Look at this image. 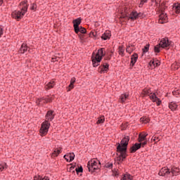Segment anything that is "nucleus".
I'll list each match as a JSON object with an SVG mask.
<instances>
[{
    "label": "nucleus",
    "instance_id": "nucleus-1",
    "mask_svg": "<svg viewBox=\"0 0 180 180\" xmlns=\"http://www.w3.org/2000/svg\"><path fill=\"white\" fill-rule=\"evenodd\" d=\"M55 117L56 113H54V110H49L47 111L45 115L46 120L41 123V128L39 129V133L42 137L43 136L47 135V133H49V129H50V126H51L50 122H53Z\"/></svg>",
    "mask_w": 180,
    "mask_h": 180
},
{
    "label": "nucleus",
    "instance_id": "nucleus-2",
    "mask_svg": "<svg viewBox=\"0 0 180 180\" xmlns=\"http://www.w3.org/2000/svg\"><path fill=\"white\" fill-rule=\"evenodd\" d=\"M130 141V136H124L120 143H117V153H120L121 158H127V147Z\"/></svg>",
    "mask_w": 180,
    "mask_h": 180
},
{
    "label": "nucleus",
    "instance_id": "nucleus-3",
    "mask_svg": "<svg viewBox=\"0 0 180 180\" xmlns=\"http://www.w3.org/2000/svg\"><path fill=\"white\" fill-rule=\"evenodd\" d=\"M106 56V51H105V48H101L98 50L97 53H92L91 55V61L92 65L94 68L101 65V62L103 60V57Z\"/></svg>",
    "mask_w": 180,
    "mask_h": 180
},
{
    "label": "nucleus",
    "instance_id": "nucleus-4",
    "mask_svg": "<svg viewBox=\"0 0 180 180\" xmlns=\"http://www.w3.org/2000/svg\"><path fill=\"white\" fill-rule=\"evenodd\" d=\"M29 6H22L21 11H14L11 13V18L13 19H15L16 20H20L23 18L24 15H26V12H27V8Z\"/></svg>",
    "mask_w": 180,
    "mask_h": 180
},
{
    "label": "nucleus",
    "instance_id": "nucleus-5",
    "mask_svg": "<svg viewBox=\"0 0 180 180\" xmlns=\"http://www.w3.org/2000/svg\"><path fill=\"white\" fill-rule=\"evenodd\" d=\"M98 160V158H93L87 162L89 172H91V174L96 172V171H101V167L98 165V160Z\"/></svg>",
    "mask_w": 180,
    "mask_h": 180
},
{
    "label": "nucleus",
    "instance_id": "nucleus-6",
    "mask_svg": "<svg viewBox=\"0 0 180 180\" xmlns=\"http://www.w3.org/2000/svg\"><path fill=\"white\" fill-rule=\"evenodd\" d=\"M172 41L169 40L168 37H165L161 39V41L159 43V46L162 47V49H167L168 47H174V45L172 44Z\"/></svg>",
    "mask_w": 180,
    "mask_h": 180
},
{
    "label": "nucleus",
    "instance_id": "nucleus-7",
    "mask_svg": "<svg viewBox=\"0 0 180 180\" xmlns=\"http://www.w3.org/2000/svg\"><path fill=\"white\" fill-rule=\"evenodd\" d=\"M109 63L103 62L102 64L98 67V72H99V74H108V71H109Z\"/></svg>",
    "mask_w": 180,
    "mask_h": 180
},
{
    "label": "nucleus",
    "instance_id": "nucleus-8",
    "mask_svg": "<svg viewBox=\"0 0 180 180\" xmlns=\"http://www.w3.org/2000/svg\"><path fill=\"white\" fill-rule=\"evenodd\" d=\"M170 174H171V170H169L168 167H162L160 170L158 175H160V176H165V178H168Z\"/></svg>",
    "mask_w": 180,
    "mask_h": 180
},
{
    "label": "nucleus",
    "instance_id": "nucleus-9",
    "mask_svg": "<svg viewBox=\"0 0 180 180\" xmlns=\"http://www.w3.org/2000/svg\"><path fill=\"white\" fill-rule=\"evenodd\" d=\"M72 23L75 32H78L79 30V25L82 23V18L81 17L77 18L73 20Z\"/></svg>",
    "mask_w": 180,
    "mask_h": 180
},
{
    "label": "nucleus",
    "instance_id": "nucleus-10",
    "mask_svg": "<svg viewBox=\"0 0 180 180\" xmlns=\"http://www.w3.org/2000/svg\"><path fill=\"white\" fill-rule=\"evenodd\" d=\"M141 148V143H135L133 146L129 148V153L131 154H134L137 150Z\"/></svg>",
    "mask_w": 180,
    "mask_h": 180
},
{
    "label": "nucleus",
    "instance_id": "nucleus-11",
    "mask_svg": "<svg viewBox=\"0 0 180 180\" xmlns=\"http://www.w3.org/2000/svg\"><path fill=\"white\" fill-rule=\"evenodd\" d=\"M167 22H168V16H167V14H160L159 15V23L164 25V23H167Z\"/></svg>",
    "mask_w": 180,
    "mask_h": 180
},
{
    "label": "nucleus",
    "instance_id": "nucleus-12",
    "mask_svg": "<svg viewBox=\"0 0 180 180\" xmlns=\"http://www.w3.org/2000/svg\"><path fill=\"white\" fill-rule=\"evenodd\" d=\"M137 60H139V54L134 53L131 56L130 67H134V64L137 63Z\"/></svg>",
    "mask_w": 180,
    "mask_h": 180
},
{
    "label": "nucleus",
    "instance_id": "nucleus-13",
    "mask_svg": "<svg viewBox=\"0 0 180 180\" xmlns=\"http://www.w3.org/2000/svg\"><path fill=\"white\" fill-rule=\"evenodd\" d=\"M29 46H27V44L26 43H22L19 51L18 53H20V54H25L26 53V51H27V50H29Z\"/></svg>",
    "mask_w": 180,
    "mask_h": 180
},
{
    "label": "nucleus",
    "instance_id": "nucleus-14",
    "mask_svg": "<svg viewBox=\"0 0 180 180\" xmlns=\"http://www.w3.org/2000/svg\"><path fill=\"white\" fill-rule=\"evenodd\" d=\"M63 158L67 161V162H72V161H74V159L75 158V155L74 153H72V155H71V153L65 155L63 156Z\"/></svg>",
    "mask_w": 180,
    "mask_h": 180
},
{
    "label": "nucleus",
    "instance_id": "nucleus-15",
    "mask_svg": "<svg viewBox=\"0 0 180 180\" xmlns=\"http://www.w3.org/2000/svg\"><path fill=\"white\" fill-rule=\"evenodd\" d=\"M130 19L132 22H134V20H137V19H139V13H137V11H132L130 13V16L128 17V20H130Z\"/></svg>",
    "mask_w": 180,
    "mask_h": 180
},
{
    "label": "nucleus",
    "instance_id": "nucleus-16",
    "mask_svg": "<svg viewBox=\"0 0 180 180\" xmlns=\"http://www.w3.org/2000/svg\"><path fill=\"white\" fill-rule=\"evenodd\" d=\"M179 168L175 167H172L170 170V174H172V176H178V175H179Z\"/></svg>",
    "mask_w": 180,
    "mask_h": 180
},
{
    "label": "nucleus",
    "instance_id": "nucleus-17",
    "mask_svg": "<svg viewBox=\"0 0 180 180\" xmlns=\"http://www.w3.org/2000/svg\"><path fill=\"white\" fill-rule=\"evenodd\" d=\"M149 64L150 65H153V67H160L161 65V62L155 58L151 60Z\"/></svg>",
    "mask_w": 180,
    "mask_h": 180
},
{
    "label": "nucleus",
    "instance_id": "nucleus-18",
    "mask_svg": "<svg viewBox=\"0 0 180 180\" xmlns=\"http://www.w3.org/2000/svg\"><path fill=\"white\" fill-rule=\"evenodd\" d=\"M147 136H148V134L146 132H144L143 134H140L138 137L139 143H142L144 141L147 140Z\"/></svg>",
    "mask_w": 180,
    "mask_h": 180
},
{
    "label": "nucleus",
    "instance_id": "nucleus-19",
    "mask_svg": "<svg viewBox=\"0 0 180 180\" xmlns=\"http://www.w3.org/2000/svg\"><path fill=\"white\" fill-rule=\"evenodd\" d=\"M111 36H112V32H110V31H106L102 34L101 39L102 40H109Z\"/></svg>",
    "mask_w": 180,
    "mask_h": 180
},
{
    "label": "nucleus",
    "instance_id": "nucleus-20",
    "mask_svg": "<svg viewBox=\"0 0 180 180\" xmlns=\"http://www.w3.org/2000/svg\"><path fill=\"white\" fill-rule=\"evenodd\" d=\"M169 108L172 110V112H175L178 109V104L176 102L172 101L169 103Z\"/></svg>",
    "mask_w": 180,
    "mask_h": 180
},
{
    "label": "nucleus",
    "instance_id": "nucleus-21",
    "mask_svg": "<svg viewBox=\"0 0 180 180\" xmlns=\"http://www.w3.org/2000/svg\"><path fill=\"white\" fill-rule=\"evenodd\" d=\"M173 11H175L176 13H177V15H179L180 13V4L179 3H174L173 4V8H172Z\"/></svg>",
    "mask_w": 180,
    "mask_h": 180
},
{
    "label": "nucleus",
    "instance_id": "nucleus-22",
    "mask_svg": "<svg viewBox=\"0 0 180 180\" xmlns=\"http://www.w3.org/2000/svg\"><path fill=\"white\" fill-rule=\"evenodd\" d=\"M127 98H129V94H122L120 96V103H124L127 100Z\"/></svg>",
    "mask_w": 180,
    "mask_h": 180
},
{
    "label": "nucleus",
    "instance_id": "nucleus-23",
    "mask_svg": "<svg viewBox=\"0 0 180 180\" xmlns=\"http://www.w3.org/2000/svg\"><path fill=\"white\" fill-rule=\"evenodd\" d=\"M150 100L152 101V102H157V99H158V96H157V94L155 93H150L149 95Z\"/></svg>",
    "mask_w": 180,
    "mask_h": 180
},
{
    "label": "nucleus",
    "instance_id": "nucleus-24",
    "mask_svg": "<svg viewBox=\"0 0 180 180\" xmlns=\"http://www.w3.org/2000/svg\"><path fill=\"white\" fill-rule=\"evenodd\" d=\"M54 85H56V84H54V81L49 82L45 86V89H46V91H49V89H51V88H54Z\"/></svg>",
    "mask_w": 180,
    "mask_h": 180
},
{
    "label": "nucleus",
    "instance_id": "nucleus-25",
    "mask_svg": "<svg viewBox=\"0 0 180 180\" xmlns=\"http://www.w3.org/2000/svg\"><path fill=\"white\" fill-rule=\"evenodd\" d=\"M118 53L121 57H124V46H120L118 47Z\"/></svg>",
    "mask_w": 180,
    "mask_h": 180
},
{
    "label": "nucleus",
    "instance_id": "nucleus-26",
    "mask_svg": "<svg viewBox=\"0 0 180 180\" xmlns=\"http://www.w3.org/2000/svg\"><path fill=\"white\" fill-rule=\"evenodd\" d=\"M89 37L94 38V40L99 39L98 37V32L93 31L90 32V33L89 34Z\"/></svg>",
    "mask_w": 180,
    "mask_h": 180
},
{
    "label": "nucleus",
    "instance_id": "nucleus-27",
    "mask_svg": "<svg viewBox=\"0 0 180 180\" xmlns=\"http://www.w3.org/2000/svg\"><path fill=\"white\" fill-rule=\"evenodd\" d=\"M76 34H78V33H82V34H86V29L85 27H83L82 26L79 27L78 32H75Z\"/></svg>",
    "mask_w": 180,
    "mask_h": 180
},
{
    "label": "nucleus",
    "instance_id": "nucleus-28",
    "mask_svg": "<svg viewBox=\"0 0 180 180\" xmlns=\"http://www.w3.org/2000/svg\"><path fill=\"white\" fill-rule=\"evenodd\" d=\"M150 50V44H146L143 49H142V57L146 54V53H148V51Z\"/></svg>",
    "mask_w": 180,
    "mask_h": 180
},
{
    "label": "nucleus",
    "instance_id": "nucleus-29",
    "mask_svg": "<svg viewBox=\"0 0 180 180\" xmlns=\"http://www.w3.org/2000/svg\"><path fill=\"white\" fill-rule=\"evenodd\" d=\"M61 153H63V150H55L51 154L52 158H54V157H58Z\"/></svg>",
    "mask_w": 180,
    "mask_h": 180
},
{
    "label": "nucleus",
    "instance_id": "nucleus-30",
    "mask_svg": "<svg viewBox=\"0 0 180 180\" xmlns=\"http://www.w3.org/2000/svg\"><path fill=\"white\" fill-rule=\"evenodd\" d=\"M121 180H133V177H131L130 174L127 173L123 175V177L121 179Z\"/></svg>",
    "mask_w": 180,
    "mask_h": 180
},
{
    "label": "nucleus",
    "instance_id": "nucleus-31",
    "mask_svg": "<svg viewBox=\"0 0 180 180\" xmlns=\"http://www.w3.org/2000/svg\"><path fill=\"white\" fill-rule=\"evenodd\" d=\"M102 123H105V116H101L98 118V120L96 122L97 124H102Z\"/></svg>",
    "mask_w": 180,
    "mask_h": 180
},
{
    "label": "nucleus",
    "instance_id": "nucleus-32",
    "mask_svg": "<svg viewBox=\"0 0 180 180\" xmlns=\"http://www.w3.org/2000/svg\"><path fill=\"white\" fill-rule=\"evenodd\" d=\"M30 9V11H34V12L37 11V4L36 2L31 4Z\"/></svg>",
    "mask_w": 180,
    "mask_h": 180
},
{
    "label": "nucleus",
    "instance_id": "nucleus-33",
    "mask_svg": "<svg viewBox=\"0 0 180 180\" xmlns=\"http://www.w3.org/2000/svg\"><path fill=\"white\" fill-rule=\"evenodd\" d=\"M44 103H51L54 100V98L53 97H44Z\"/></svg>",
    "mask_w": 180,
    "mask_h": 180
},
{
    "label": "nucleus",
    "instance_id": "nucleus-34",
    "mask_svg": "<svg viewBox=\"0 0 180 180\" xmlns=\"http://www.w3.org/2000/svg\"><path fill=\"white\" fill-rule=\"evenodd\" d=\"M142 92H143V95L150 96V94H151V89L145 88L143 89Z\"/></svg>",
    "mask_w": 180,
    "mask_h": 180
},
{
    "label": "nucleus",
    "instance_id": "nucleus-35",
    "mask_svg": "<svg viewBox=\"0 0 180 180\" xmlns=\"http://www.w3.org/2000/svg\"><path fill=\"white\" fill-rule=\"evenodd\" d=\"M6 168H8V165L6 162L0 164V172H2V171H4L5 169H6Z\"/></svg>",
    "mask_w": 180,
    "mask_h": 180
},
{
    "label": "nucleus",
    "instance_id": "nucleus-36",
    "mask_svg": "<svg viewBox=\"0 0 180 180\" xmlns=\"http://www.w3.org/2000/svg\"><path fill=\"white\" fill-rule=\"evenodd\" d=\"M75 172H76V174H77V175H79V173L84 172V168H82V166L76 167Z\"/></svg>",
    "mask_w": 180,
    "mask_h": 180
},
{
    "label": "nucleus",
    "instance_id": "nucleus-37",
    "mask_svg": "<svg viewBox=\"0 0 180 180\" xmlns=\"http://www.w3.org/2000/svg\"><path fill=\"white\" fill-rule=\"evenodd\" d=\"M140 120L142 123H144V124H147V123L150 122V120L146 117H141Z\"/></svg>",
    "mask_w": 180,
    "mask_h": 180
},
{
    "label": "nucleus",
    "instance_id": "nucleus-38",
    "mask_svg": "<svg viewBox=\"0 0 180 180\" xmlns=\"http://www.w3.org/2000/svg\"><path fill=\"white\" fill-rule=\"evenodd\" d=\"M160 47H161V46H160V44L155 46H154L155 53H160L161 51V50L160 49Z\"/></svg>",
    "mask_w": 180,
    "mask_h": 180
},
{
    "label": "nucleus",
    "instance_id": "nucleus-39",
    "mask_svg": "<svg viewBox=\"0 0 180 180\" xmlns=\"http://www.w3.org/2000/svg\"><path fill=\"white\" fill-rule=\"evenodd\" d=\"M104 167L105 168H108V169H112L113 168V163L108 162Z\"/></svg>",
    "mask_w": 180,
    "mask_h": 180
},
{
    "label": "nucleus",
    "instance_id": "nucleus-40",
    "mask_svg": "<svg viewBox=\"0 0 180 180\" xmlns=\"http://www.w3.org/2000/svg\"><path fill=\"white\" fill-rule=\"evenodd\" d=\"M70 165H71V167L69 168V172H71V171H72V169H74L75 168V167H77V163L75 164H70L68 165V167H70Z\"/></svg>",
    "mask_w": 180,
    "mask_h": 180
},
{
    "label": "nucleus",
    "instance_id": "nucleus-41",
    "mask_svg": "<svg viewBox=\"0 0 180 180\" xmlns=\"http://www.w3.org/2000/svg\"><path fill=\"white\" fill-rule=\"evenodd\" d=\"M143 142H139V144H141V147H143V148H144V147H146V146H147V143H148V140H146V141H143Z\"/></svg>",
    "mask_w": 180,
    "mask_h": 180
},
{
    "label": "nucleus",
    "instance_id": "nucleus-42",
    "mask_svg": "<svg viewBox=\"0 0 180 180\" xmlns=\"http://www.w3.org/2000/svg\"><path fill=\"white\" fill-rule=\"evenodd\" d=\"M139 18H140V19H144V18H146V14H144V13H138V19Z\"/></svg>",
    "mask_w": 180,
    "mask_h": 180
},
{
    "label": "nucleus",
    "instance_id": "nucleus-43",
    "mask_svg": "<svg viewBox=\"0 0 180 180\" xmlns=\"http://www.w3.org/2000/svg\"><path fill=\"white\" fill-rule=\"evenodd\" d=\"M27 0H24V1H21L20 3V5L21 6H29V4H27Z\"/></svg>",
    "mask_w": 180,
    "mask_h": 180
},
{
    "label": "nucleus",
    "instance_id": "nucleus-44",
    "mask_svg": "<svg viewBox=\"0 0 180 180\" xmlns=\"http://www.w3.org/2000/svg\"><path fill=\"white\" fill-rule=\"evenodd\" d=\"M44 98H45V97H41V98H37L36 103H37V105H38V106H39V105H40V103H41V101H45Z\"/></svg>",
    "mask_w": 180,
    "mask_h": 180
},
{
    "label": "nucleus",
    "instance_id": "nucleus-45",
    "mask_svg": "<svg viewBox=\"0 0 180 180\" xmlns=\"http://www.w3.org/2000/svg\"><path fill=\"white\" fill-rule=\"evenodd\" d=\"M58 60H60V57L58 56H54L51 58V61H53V63H56V61H58Z\"/></svg>",
    "mask_w": 180,
    "mask_h": 180
},
{
    "label": "nucleus",
    "instance_id": "nucleus-46",
    "mask_svg": "<svg viewBox=\"0 0 180 180\" xmlns=\"http://www.w3.org/2000/svg\"><path fill=\"white\" fill-rule=\"evenodd\" d=\"M111 59H112V54H110L104 58V61H106V60L110 61Z\"/></svg>",
    "mask_w": 180,
    "mask_h": 180
},
{
    "label": "nucleus",
    "instance_id": "nucleus-47",
    "mask_svg": "<svg viewBox=\"0 0 180 180\" xmlns=\"http://www.w3.org/2000/svg\"><path fill=\"white\" fill-rule=\"evenodd\" d=\"M76 81H77V78H75V77H72L70 79L71 85H74V84L76 82Z\"/></svg>",
    "mask_w": 180,
    "mask_h": 180
},
{
    "label": "nucleus",
    "instance_id": "nucleus-48",
    "mask_svg": "<svg viewBox=\"0 0 180 180\" xmlns=\"http://www.w3.org/2000/svg\"><path fill=\"white\" fill-rule=\"evenodd\" d=\"M172 94H173L174 96H176V98H178V96H179V93L178 92L177 90L173 91Z\"/></svg>",
    "mask_w": 180,
    "mask_h": 180
},
{
    "label": "nucleus",
    "instance_id": "nucleus-49",
    "mask_svg": "<svg viewBox=\"0 0 180 180\" xmlns=\"http://www.w3.org/2000/svg\"><path fill=\"white\" fill-rule=\"evenodd\" d=\"M161 103H162V101L158 98V99H156V105L157 106H160Z\"/></svg>",
    "mask_w": 180,
    "mask_h": 180
},
{
    "label": "nucleus",
    "instance_id": "nucleus-50",
    "mask_svg": "<svg viewBox=\"0 0 180 180\" xmlns=\"http://www.w3.org/2000/svg\"><path fill=\"white\" fill-rule=\"evenodd\" d=\"M121 18L122 19H124V20H129V16H128L127 14H123Z\"/></svg>",
    "mask_w": 180,
    "mask_h": 180
},
{
    "label": "nucleus",
    "instance_id": "nucleus-51",
    "mask_svg": "<svg viewBox=\"0 0 180 180\" xmlns=\"http://www.w3.org/2000/svg\"><path fill=\"white\" fill-rule=\"evenodd\" d=\"M71 89H74V84H71V83H70V85L68 86V92H70V91H71Z\"/></svg>",
    "mask_w": 180,
    "mask_h": 180
},
{
    "label": "nucleus",
    "instance_id": "nucleus-52",
    "mask_svg": "<svg viewBox=\"0 0 180 180\" xmlns=\"http://www.w3.org/2000/svg\"><path fill=\"white\" fill-rule=\"evenodd\" d=\"M117 164L119 165L122 164V158L120 155L117 157Z\"/></svg>",
    "mask_w": 180,
    "mask_h": 180
},
{
    "label": "nucleus",
    "instance_id": "nucleus-53",
    "mask_svg": "<svg viewBox=\"0 0 180 180\" xmlns=\"http://www.w3.org/2000/svg\"><path fill=\"white\" fill-rule=\"evenodd\" d=\"M41 176L37 175L34 176V180H41Z\"/></svg>",
    "mask_w": 180,
    "mask_h": 180
},
{
    "label": "nucleus",
    "instance_id": "nucleus-54",
    "mask_svg": "<svg viewBox=\"0 0 180 180\" xmlns=\"http://www.w3.org/2000/svg\"><path fill=\"white\" fill-rule=\"evenodd\" d=\"M152 140H153V141H155L156 140H158V141H160V137L153 136L152 137Z\"/></svg>",
    "mask_w": 180,
    "mask_h": 180
},
{
    "label": "nucleus",
    "instance_id": "nucleus-55",
    "mask_svg": "<svg viewBox=\"0 0 180 180\" xmlns=\"http://www.w3.org/2000/svg\"><path fill=\"white\" fill-rule=\"evenodd\" d=\"M126 51L127 53H129V54H131L133 51H130V46H127Z\"/></svg>",
    "mask_w": 180,
    "mask_h": 180
},
{
    "label": "nucleus",
    "instance_id": "nucleus-56",
    "mask_svg": "<svg viewBox=\"0 0 180 180\" xmlns=\"http://www.w3.org/2000/svg\"><path fill=\"white\" fill-rule=\"evenodd\" d=\"M148 0H141V3L140 5H141L142 6L144 5V4H147Z\"/></svg>",
    "mask_w": 180,
    "mask_h": 180
},
{
    "label": "nucleus",
    "instance_id": "nucleus-57",
    "mask_svg": "<svg viewBox=\"0 0 180 180\" xmlns=\"http://www.w3.org/2000/svg\"><path fill=\"white\" fill-rule=\"evenodd\" d=\"M41 180H50V178H49L47 176H44L41 179Z\"/></svg>",
    "mask_w": 180,
    "mask_h": 180
},
{
    "label": "nucleus",
    "instance_id": "nucleus-58",
    "mask_svg": "<svg viewBox=\"0 0 180 180\" xmlns=\"http://www.w3.org/2000/svg\"><path fill=\"white\" fill-rule=\"evenodd\" d=\"M4 34V28L0 27V37Z\"/></svg>",
    "mask_w": 180,
    "mask_h": 180
},
{
    "label": "nucleus",
    "instance_id": "nucleus-59",
    "mask_svg": "<svg viewBox=\"0 0 180 180\" xmlns=\"http://www.w3.org/2000/svg\"><path fill=\"white\" fill-rule=\"evenodd\" d=\"M114 176L117 178V176H119V172H115L114 173Z\"/></svg>",
    "mask_w": 180,
    "mask_h": 180
},
{
    "label": "nucleus",
    "instance_id": "nucleus-60",
    "mask_svg": "<svg viewBox=\"0 0 180 180\" xmlns=\"http://www.w3.org/2000/svg\"><path fill=\"white\" fill-rule=\"evenodd\" d=\"M176 65H177V67H175L176 70H179V63H176Z\"/></svg>",
    "mask_w": 180,
    "mask_h": 180
},
{
    "label": "nucleus",
    "instance_id": "nucleus-61",
    "mask_svg": "<svg viewBox=\"0 0 180 180\" xmlns=\"http://www.w3.org/2000/svg\"><path fill=\"white\" fill-rule=\"evenodd\" d=\"M96 161H97V162H98V165H99L98 167L101 169V161H99L98 160H96Z\"/></svg>",
    "mask_w": 180,
    "mask_h": 180
},
{
    "label": "nucleus",
    "instance_id": "nucleus-62",
    "mask_svg": "<svg viewBox=\"0 0 180 180\" xmlns=\"http://www.w3.org/2000/svg\"><path fill=\"white\" fill-rule=\"evenodd\" d=\"M3 4H4V0H0V6H2Z\"/></svg>",
    "mask_w": 180,
    "mask_h": 180
},
{
    "label": "nucleus",
    "instance_id": "nucleus-63",
    "mask_svg": "<svg viewBox=\"0 0 180 180\" xmlns=\"http://www.w3.org/2000/svg\"><path fill=\"white\" fill-rule=\"evenodd\" d=\"M108 51H110V53H111V54H113V53H115V51H113V50Z\"/></svg>",
    "mask_w": 180,
    "mask_h": 180
},
{
    "label": "nucleus",
    "instance_id": "nucleus-64",
    "mask_svg": "<svg viewBox=\"0 0 180 180\" xmlns=\"http://www.w3.org/2000/svg\"><path fill=\"white\" fill-rule=\"evenodd\" d=\"M155 4L156 6H158V5H159L158 1L155 2Z\"/></svg>",
    "mask_w": 180,
    "mask_h": 180
}]
</instances>
